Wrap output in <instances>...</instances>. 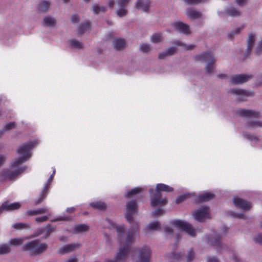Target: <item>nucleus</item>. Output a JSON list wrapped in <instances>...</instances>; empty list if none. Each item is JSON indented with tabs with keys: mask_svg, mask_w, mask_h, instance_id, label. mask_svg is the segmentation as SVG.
I'll list each match as a JSON object with an SVG mask.
<instances>
[{
	"mask_svg": "<svg viewBox=\"0 0 262 262\" xmlns=\"http://www.w3.org/2000/svg\"><path fill=\"white\" fill-rule=\"evenodd\" d=\"M194 257V253L191 249L188 251L187 255V261H188V262L191 261L193 259Z\"/></svg>",
	"mask_w": 262,
	"mask_h": 262,
	"instance_id": "nucleus-48",
	"label": "nucleus"
},
{
	"mask_svg": "<svg viewBox=\"0 0 262 262\" xmlns=\"http://www.w3.org/2000/svg\"><path fill=\"white\" fill-rule=\"evenodd\" d=\"M150 7L149 0H138L136 4V8L143 11L146 12Z\"/></svg>",
	"mask_w": 262,
	"mask_h": 262,
	"instance_id": "nucleus-19",
	"label": "nucleus"
},
{
	"mask_svg": "<svg viewBox=\"0 0 262 262\" xmlns=\"http://www.w3.org/2000/svg\"><path fill=\"white\" fill-rule=\"evenodd\" d=\"M47 248L45 243H40L36 240L32 241L25 244L23 249L24 250L30 251L35 254H39L45 251Z\"/></svg>",
	"mask_w": 262,
	"mask_h": 262,
	"instance_id": "nucleus-4",
	"label": "nucleus"
},
{
	"mask_svg": "<svg viewBox=\"0 0 262 262\" xmlns=\"http://www.w3.org/2000/svg\"><path fill=\"white\" fill-rule=\"evenodd\" d=\"M163 37L161 33H156L150 37V40L153 43H159L162 41Z\"/></svg>",
	"mask_w": 262,
	"mask_h": 262,
	"instance_id": "nucleus-32",
	"label": "nucleus"
},
{
	"mask_svg": "<svg viewBox=\"0 0 262 262\" xmlns=\"http://www.w3.org/2000/svg\"><path fill=\"white\" fill-rule=\"evenodd\" d=\"M252 78L249 75L241 74L234 76L231 79V82L235 84L243 83Z\"/></svg>",
	"mask_w": 262,
	"mask_h": 262,
	"instance_id": "nucleus-16",
	"label": "nucleus"
},
{
	"mask_svg": "<svg viewBox=\"0 0 262 262\" xmlns=\"http://www.w3.org/2000/svg\"><path fill=\"white\" fill-rule=\"evenodd\" d=\"M234 217L242 219H246L245 215L243 213H235Z\"/></svg>",
	"mask_w": 262,
	"mask_h": 262,
	"instance_id": "nucleus-59",
	"label": "nucleus"
},
{
	"mask_svg": "<svg viewBox=\"0 0 262 262\" xmlns=\"http://www.w3.org/2000/svg\"><path fill=\"white\" fill-rule=\"evenodd\" d=\"M89 230V227L86 224H79L76 225L74 228L75 233H81Z\"/></svg>",
	"mask_w": 262,
	"mask_h": 262,
	"instance_id": "nucleus-27",
	"label": "nucleus"
},
{
	"mask_svg": "<svg viewBox=\"0 0 262 262\" xmlns=\"http://www.w3.org/2000/svg\"><path fill=\"white\" fill-rule=\"evenodd\" d=\"M129 1V0H118L117 4L118 6H121V5L125 6Z\"/></svg>",
	"mask_w": 262,
	"mask_h": 262,
	"instance_id": "nucleus-56",
	"label": "nucleus"
},
{
	"mask_svg": "<svg viewBox=\"0 0 262 262\" xmlns=\"http://www.w3.org/2000/svg\"><path fill=\"white\" fill-rule=\"evenodd\" d=\"M244 136L247 139L251 140V141H257V138L253 135H249V134H244Z\"/></svg>",
	"mask_w": 262,
	"mask_h": 262,
	"instance_id": "nucleus-55",
	"label": "nucleus"
},
{
	"mask_svg": "<svg viewBox=\"0 0 262 262\" xmlns=\"http://www.w3.org/2000/svg\"><path fill=\"white\" fill-rule=\"evenodd\" d=\"M220 16H238L241 15V12L236 8L230 6L222 11L218 12Z\"/></svg>",
	"mask_w": 262,
	"mask_h": 262,
	"instance_id": "nucleus-13",
	"label": "nucleus"
},
{
	"mask_svg": "<svg viewBox=\"0 0 262 262\" xmlns=\"http://www.w3.org/2000/svg\"><path fill=\"white\" fill-rule=\"evenodd\" d=\"M230 93L235 95L238 97V99L242 101L245 100L247 98L252 97L254 93L252 91H249L239 89H233L230 90Z\"/></svg>",
	"mask_w": 262,
	"mask_h": 262,
	"instance_id": "nucleus-10",
	"label": "nucleus"
},
{
	"mask_svg": "<svg viewBox=\"0 0 262 262\" xmlns=\"http://www.w3.org/2000/svg\"><path fill=\"white\" fill-rule=\"evenodd\" d=\"M10 250L9 245L7 244H2L0 245V254L9 253L10 252Z\"/></svg>",
	"mask_w": 262,
	"mask_h": 262,
	"instance_id": "nucleus-41",
	"label": "nucleus"
},
{
	"mask_svg": "<svg viewBox=\"0 0 262 262\" xmlns=\"http://www.w3.org/2000/svg\"><path fill=\"white\" fill-rule=\"evenodd\" d=\"M6 157L3 155H0V167H1L5 162Z\"/></svg>",
	"mask_w": 262,
	"mask_h": 262,
	"instance_id": "nucleus-61",
	"label": "nucleus"
},
{
	"mask_svg": "<svg viewBox=\"0 0 262 262\" xmlns=\"http://www.w3.org/2000/svg\"><path fill=\"white\" fill-rule=\"evenodd\" d=\"M26 239L24 237L11 238L9 241V244L10 245L17 246L21 245Z\"/></svg>",
	"mask_w": 262,
	"mask_h": 262,
	"instance_id": "nucleus-30",
	"label": "nucleus"
},
{
	"mask_svg": "<svg viewBox=\"0 0 262 262\" xmlns=\"http://www.w3.org/2000/svg\"><path fill=\"white\" fill-rule=\"evenodd\" d=\"M174 45L178 46H182L184 50H191L194 48V46L193 45H186L180 41H176L174 42Z\"/></svg>",
	"mask_w": 262,
	"mask_h": 262,
	"instance_id": "nucleus-39",
	"label": "nucleus"
},
{
	"mask_svg": "<svg viewBox=\"0 0 262 262\" xmlns=\"http://www.w3.org/2000/svg\"><path fill=\"white\" fill-rule=\"evenodd\" d=\"M160 226L158 222H154L149 223L145 228L146 230H158Z\"/></svg>",
	"mask_w": 262,
	"mask_h": 262,
	"instance_id": "nucleus-33",
	"label": "nucleus"
},
{
	"mask_svg": "<svg viewBox=\"0 0 262 262\" xmlns=\"http://www.w3.org/2000/svg\"><path fill=\"white\" fill-rule=\"evenodd\" d=\"M55 231V228L52 226H48V230H47V233H48V236H49L50 233L54 232Z\"/></svg>",
	"mask_w": 262,
	"mask_h": 262,
	"instance_id": "nucleus-58",
	"label": "nucleus"
},
{
	"mask_svg": "<svg viewBox=\"0 0 262 262\" xmlns=\"http://www.w3.org/2000/svg\"><path fill=\"white\" fill-rule=\"evenodd\" d=\"M243 28L244 27L243 26L238 27L231 31L229 32L227 34L228 38L231 40L233 39L235 36L241 33Z\"/></svg>",
	"mask_w": 262,
	"mask_h": 262,
	"instance_id": "nucleus-29",
	"label": "nucleus"
},
{
	"mask_svg": "<svg viewBox=\"0 0 262 262\" xmlns=\"http://www.w3.org/2000/svg\"><path fill=\"white\" fill-rule=\"evenodd\" d=\"M105 226L110 229L116 230L118 233V241L121 245L118 252L116 253L115 257L107 259L106 262H118V260L124 258L129 251V245L134 239V234L137 230L138 225L135 224L131 227V230L127 233H125L124 225H116L113 221L107 220L105 222Z\"/></svg>",
	"mask_w": 262,
	"mask_h": 262,
	"instance_id": "nucleus-1",
	"label": "nucleus"
},
{
	"mask_svg": "<svg viewBox=\"0 0 262 262\" xmlns=\"http://www.w3.org/2000/svg\"><path fill=\"white\" fill-rule=\"evenodd\" d=\"M164 211L161 208H158L152 212V216H158L163 214Z\"/></svg>",
	"mask_w": 262,
	"mask_h": 262,
	"instance_id": "nucleus-51",
	"label": "nucleus"
},
{
	"mask_svg": "<svg viewBox=\"0 0 262 262\" xmlns=\"http://www.w3.org/2000/svg\"><path fill=\"white\" fill-rule=\"evenodd\" d=\"M69 44L71 48L75 49H81L83 47L82 43L75 39L71 40Z\"/></svg>",
	"mask_w": 262,
	"mask_h": 262,
	"instance_id": "nucleus-36",
	"label": "nucleus"
},
{
	"mask_svg": "<svg viewBox=\"0 0 262 262\" xmlns=\"http://www.w3.org/2000/svg\"><path fill=\"white\" fill-rule=\"evenodd\" d=\"M171 225L173 227L181 230L185 231L188 235L193 236L196 234V231L192 226L186 221L182 220H174L172 221Z\"/></svg>",
	"mask_w": 262,
	"mask_h": 262,
	"instance_id": "nucleus-5",
	"label": "nucleus"
},
{
	"mask_svg": "<svg viewBox=\"0 0 262 262\" xmlns=\"http://www.w3.org/2000/svg\"><path fill=\"white\" fill-rule=\"evenodd\" d=\"M56 23V19L50 16H45L43 19V25L47 27H53Z\"/></svg>",
	"mask_w": 262,
	"mask_h": 262,
	"instance_id": "nucleus-24",
	"label": "nucleus"
},
{
	"mask_svg": "<svg viewBox=\"0 0 262 262\" xmlns=\"http://www.w3.org/2000/svg\"><path fill=\"white\" fill-rule=\"evenodd\" d=\"M214 198L213 193L211 192H204L199 196V199L201 201H207Z\"/></svg>",
	"mask_w": 262,
	"mask_h": 262,
	"instance_id": "nucleus-31",
	"label": "nucleus"
},
{
	"mask_svg": "<svg viewBox=\"0 0 262 262\" xmlns=\"http://www.w3.org/2000/svg\"><path fill=\"white\" fill-rule=\"evenodd\" d=\"M246 2L247 0H235L236 3L239 6L244 5Z\"/></svg>",
	"mask_w": 262,
	"mask_h": 262,
	"instance_id": "nucleus-62",
	"label": "nucleus"
},
{
	"mask_svg": "<svg viewBox=\"0 0 262 262\" xmlns=\"http://www.w3.org/2000/svg\"><path fill=\"white\" fill-rule=\"evenodd\" d=\"M15 125L13 122H9L6 124L4 127V129L5 130H9L14 128Z\"/></svg>",
	"mask_w": 262,
	"mask_h": 262,
	"instance_id": "nucleus-54",
	"label": "nucleus"
},
{
	"mask_svg": "<svg viewBox=\"0 0 262 262\" xmlns=\"http://www.w3.org/2000/svg\"><path fill=\"white\" fill-rule=\"evenodd\" d=\"M254 52L256 54L262 53V39H260L256 43L254 48Z\"/></svg>",
	"mask_w": 262,
	"mask_h": 262,
	"instance_id": "nucleus-42",
	"label": "nucleus"
},
{
	"mask_svg": "<svg viewBox=\"0 0 262 262\" xmlns=\"http://www.w3.org/2000/svg\"><path fill=\"white\" fill-rule=\"evenodd\" d=\"M164 232L166 236L171 235L172 233V230L171 227L166 226L164 228Z\"/></svg>",
	"mask_w": 262,
	"mask_h": 262,
	"instance_id": "nucleus-53",
	"label": "nucleus"
},
{
	"mask_svg": "<svg viewBox=\"0 0 262 262\" xmlns=\"http://www.w3.org/2000/svg\"><path fill=\"white\" fill-rule=\"evenodd\" d=\"M149 192L151 194V205L152 207H156L158 206H165L167 203V199L163 197L161 193H156L154 192L153 189H150L149 190Z\"/></svg>",
	"mask_w": 262,
	"mask_h": 262,
	"instance_id": "nucleus-6",
	"label": "nucleus"
},
{
	"mask_svg": "<svg viewBox=\"0 0 262 262\" xmlns=\"http://www.w3.org/2000/svg\"><path fill=\"white\" fill-rule=\"evenodd\" d=\"M176 52V49L174 47L169 48L167 50L161 52L159 55V58L160 59L164 58L167 56L173 55Z\"/></svg>",
	"mask_w": 262,
	"mask_h": 262,
	"instance_id": "nucleus-25",
	"label": "nucleus"
},
{
	"mask_svg": "<svg viewBox=\"0 0 262 262\" xmlns=\"http://www.w3.org/2000/svg\"><path fill=\"white\" fill-rule=\"evenodd\" d=\"M140 50L144 52H147L150 50V46L147 43H143L140 46Z\"/></svg>",
	"mask_w": 262,
	"mask_h": 262,
	"instance_id": "nucleus-47",
	"label": "nucleus"
},
{
	"mask_svg": "<svg viewBox=\"0 0 262 262\" xmlns=\"http://www.w3.org/2000/svg\"><path fill=\"white\" fill-rule=\"evenodd\" d=\"M113 45L116 50H119L124 48L125 45V42L123 39L116 38L114 40Z\"/></svg>",
	"mask_w": 262,
	"mask_h": 262,
	"instance_id": "nucleus-26",
	"label": "nucleus"
},
{
	"mask_svg": "<svg viewBox=\"0 0 262 262\" xmlns=\"http://www.w3.org/2000/svg\"><path fill=\"white\" fill-rule=\"evenodd\" d=\"M93 11L96 14H99L101 12H104L106 11V7L103 6L95 5L93 7Z\"/></svg>",
	"mask_w": 262,
	"mask_h": 262,
	"instance_id": "nucleus-35",
	"label": "nucleus"
},
{
	"mask_svg": "<svg viewBox=\"0 0 262 262\" xmlns=\"http://www.w3.org/2000/svg\"><path fill=\"white\" fill-rule=\"evenodd\" d=\"M239 115L250 117H256L258 116V113L254 111L247 110H241L238 111Z\"/></svg>",
	"mask_w": 262,
	"mask_h": 262,
	"instance_id": "nucleus-23",
	"label": "nucleus"
},
{
	"mask_svg": "<svg viewBox=\"0 0 262 262\" xmlns=\"http://www.w3.org/2000/svg\"><path fill=\"white\" fill-rule=\"evenodd\" d=\"M50 7V4L48 2H41L38 6V10L40 12H46L49 10Z\"/></svg>",
	"mask_w": 262,
	"mask_h": 262,
	"instance_id": "nucleus-28",
	"label": "nucleus"
},
{
	"mask_svg": "<svg viewBox=\"0 0 262 262\" xmlns=\"http://www.w3.org/2000/svg\"><path fill=\"white\" fill-rule=\"evenodd\" d=\"M254 241L255 243L262 244V234H258L254 237Z\"/></svg>",
	"mask_w": 262,
	"mask_h": 262,
	"instance_id": "nucleus-50",
	"label": "nucleus"
},
{
	"mask_svg": "<svg viewBox=\"0 0 262 262\" xmlns=\"http://www.w3.org/2000/svg\"><path fill=\"white\" fill-rule=\"evenodd\" d=\"M21 206V204L19 203H8L5 202L2 204L0 207V213H1L4 210L12 211L15 209H17Z\"/></svg>",
	"mask_w": 262,
	"mask_h": 262,
	"instance_id": "nucleus-18",
	"label": "nucleus"
},
{
	"mask_svg": "<svg viewBox=\"0 0 262 262\" xmlns=\"http://www.w3.org/2000/svg\"><path fill=\"white\" fill-rule=\"evenodd\" d=\"M207 262H219L217 258L215 257H209L207 259Z\"/></svg>",
	"mask_w": 262,
	"mask_h": 262,
	"instance_id": "nucleus-63",
	"label": "nucleus"
},
{
	"mask_svg": "<svg viewBox=\"0 0 262 262\" xmlns=\"http://www.w3.org/2000/svg\"><path fill=\"white\" fill-rule=\"evenodd\" d=\"M90 205L94 208L102 210L105 208L106 205L103 202L97 201L91 203Z\"/></svg>",
	"mask_w": 262,
	"mask_h": 262,
	"instance_id": "nucleus-34",
	"label": "nucleus"
},
{
	"mask_svg": "<svg viewBox=\"0 0 262 262\" xmlns=\"http://www.w3.org/2000/svg\"><path fill=\"white\" fill-rule=\"evenodd\" d=\"M172 26L177 31L184 33L188 34L190 33V29L189 26L181 21H177L172 24Z\"/></svg>",
	"mask_w": 262,
	"mask_h": 262,
	"instance_id": "nucleus-17",
	"label": "nucleus"
},
{
	"mask_svg": "<svg viewBox=\"0 0 262 262\" xmlns=\"http://www.w3.org/2000/svg\"><path fill=\"white\" fill-rule=\"evenodd\" d=\"M150 250L147 247H144L139 251L138 259L137 262H149Z\"/></svg>",
	"mask_w": 262,
	"mask_h": 262,
	"instance_id": "nucleus-11",
	"label": "nucleus"
},
{
	"mask_svg": "<svg viewBox=\"0 0 262 262\" xmlns=\"http://www.w3.org/2000/svg\"><path fill=\"white\" fill-rule=\"evenodd\" d=\"M69 217L65 216H59L56 218L55 219L52 220V222H56L59 221H68L69 220Z\"/></svg>",
	"mask_w": 262,
	"mask_h": 262,
	"instance_id": "nucleus-57",
	"label": "nucleus"
},
{
	"mask_svg": "<svg viewBox=\"0 0 262 262\" xmlns=\"http://www.w3.org/2000/svg\"><path fill=\"white\" fill-rule=\"evenodd\" d=\"M208 242L211 245L218 244L219 242L217 239H208Z\"/></svg>",
	"mask_w": 262,
	"mask_h": 262,
	"instance_id": "nucleus-64",
	"label": "nucleus"
},
{
	"mask_svg": "<svg viewBox=\"0 0 262 262\" xmlns=\"http://www.w3.org/2000/svg\"><path fill=\"white\" fill-rule=\"evenodd\" d=\"M90 29V24L88 23H86L83 25L79 29L78 31L80 33H82L83 31L85 30H88Z\"/></svg>",
	"mask_w": 262,
	"mask_h": 262,
	"instance_id": "nucleus-52",
	"label": "nucleus"
},
{
	"mask_svg": "<svg viewBox=\"0 0 262 262\" xmlns=\"http://www.w3.org/2000/svg\"><path fill=\"white\" fill-rule=\"evenodd\" d=\"M193 218L199 222H202L210 217L209 209L207 207H202L195 210L193 213Z\"/></svg>",
	"mask_w": 262,
	"mask_h": 262,
	"instance_id": "nucleus-8",
	"label": "nucleus"
},
{
	"mask_svg": "<svg viewBox=\"0 0 262 262\" xmlns=\"http://www.w3.org/2000/svg\"><path fill=\"white\" fill-rule=\"evenodd\" d=\"M55 169L54 168L53 173L49 177L47 183L45 184V185L43 188L42 193L40 195V197L39 198V199L37 201H36V204L40 203L42 201V200L46 198L47 194V190L49 188V185L51 184V183L53 179V177L55 174Z\"/></svg>",
	"mask_w": 262,
	"mask_h": 262,
	"instance_id": "nucleus-14",
	"label": "nucleus"
},
{
	"mask_svg": "<svg viewBox=\"0 0 262 262\" xmlns=\"http://www.w3.org/2000/svg\"><path fill=\"white\" fill-rule=\"evenodd\" d=\"M188 196V194H182L177 198L176 200V202L177 204H180L183 202L187 197Z\"/></svg>",
	"mask_w": 262,
	"mask_h": 262,
	"instance_id": "nucleus-45",
	"label": "nucleus"
},
{
	"mask_svg": "<svg viewBox=\"0 0 262 262\" xmlns=\"http://www.w3.org/2000/svg\"><path fill=\"white\" fill-rule=\"evenodd\" d=\"M55 169L54 168L53 173L49 177L47 183L45 184V185L43 188L42 193L40 195V197L39 198V199L37 201H36V204L40 203L42 201V200L46 198L47 194V190L49 188V185L51 184V183L53 179V177L55 174Z\"/></svg>",
	"mask_w": 262,
	"mask_h": 262,
	"instance_id": "nucleus-15",
	"label": "nucleus"
},
{
	"mask_svg": "<svg viewBox=\"0 0 262 262\" xmlns=\"http://www.w3.org/2000/svg\"><path fill=\"white\" fill-rule=\"evenodd\" d=\"M50 215H44L40 217H37L35 219V221L37 222H43L48 220V218L49 217Z\"/></svg>",
	"mask_w": 262,
	"mask_h": 262,
	"instance_id": "nucleus-49",
	"label": "nucleus"
},
{
	"mask_svg": "<svg viewBox=\"0 0 262 262\" xmlns=\"http://www.w3.org/2000/svg\"><path fill=\"white\" fill-rule=\"evenodd\" d=\"M186 15L190 18L195 19L201 16V14L194 9H188L186 11Z\"/></svg>",
	"mask_w": 262,
	"mask_h": 262,
	"instance_id": "nucleus-22",
	"label": "nucleus"
},
{
	"mask_svg": "<svg viewBox=\"0 0 262 262\" xmlns=\"http://www.w3.org/2000/svg\"><path fill=\"white\" fill-rule=\"evenodd\" d=\"M234 205L238 208L243 210H249L251 207V204L248 201L239 198H234L233 199Z\"/></svg>",
	"mask_w": 262,
	"mask_h": 262,
	"instance_id": "nucleus-12",
	"label": "nucleus"
},
{
	"mask_svg": "<svg viewBox=\"0 0 262 262\" xmlns=\"http://www.w3.org/2000/svg\"><path fill=\"white\" fill-rule=\"evenodd\" d=\"M248 126L249 127L256 128L257 127H262V121L259 120L249 121Z\"/></svg>",
	"mask_w": 262,
	"mask_h": 262,
	"instance_id": "nucleus-40",
	"label": "nucleus"
},
{
	"mask_svg": "<svg viewBox=\"0 0 262 262\" xmlns=\"http://www.w3.org/2000/svg\"><path fill=\"white\" fill-rule=\"evenodd\" d=\"M48 209L46 208L38 209L32 211L31 215H35L37 214H42L47 212Z\"/></svg>",
	"mask_w": 262,
	"mask_h": 262,
	"instance_id": "nucleus-46",
	"label": "nucleus"
},
{
	"mask_svg": "<svg viewBox=\"0 0 262 262\" xmlns=\"http://www.w3.org/2000/svg\"><path fill=\"white\" fill-rule=\"evenodd\" d=\"M118 8L116 10V13L119 17H123L127 14V10L125 9V6H118Z\"/></svg>",
	"mask_w": 262,
	"mask_h": 262,
	"instance_id": "nucleus-37",
	"label": "nucleus"
},
{
	"mask_svg": "<svg viewBox=\"0 0 262 262\" xmlns=\"http://www.w3.org/2000/svg\"><path fill=\"white\" fill-rule=\"evenodd\" d=\"M173 191V188L168 185L164 184H158L156 186L155 192L161 193L162 191L171 192Z\"/></svg>",
	"mask_w": 262,
	"mask_h": 262,
	"instance_id": "nucleus-21",
	"label": "nucleus"
},
{
	"mask_svg": "<svg viewBox=\"0 0 262 262\" xmlns=\"http://www.w3.org/2000/svg\"><path fill=\"white\" fill-rule=\"evenodd\" d=\"M256 38L257 35L256 33L251 32L248 34L247 39V48L248 50L251 51L253 49Z\"/></svg>",
	"mask_w": 262,
	"mask_h": 262,
	"instance_id": "nucleus-20",
	"label": "nucleus"
},
{
	"mask_svg": "<svg viewBox=\"0 0 262 262\" xmlns=\"http://www.w3.org/2000/svg\"><path fill=\"white\" fill-rule=\"evenodd\" d=\"M137 210V206L135 201H131L126 203L125 217L130 224L133 222V215L136 213Z\"/></svg>",
	"mask_w": 262,
	"mask_h": 262,
	"instance_id": "nucleus-7",
	"label": "nucleus"
},
{
	"mask_svg": "<svg viewBox=\"0 0 262 262\" xmlns=\"http://www.w3.org/2000/svg\"><path fill=\"white\" fill-rule=\"evenodd\" d=\"M71 20L73 23L75 24L79 21V17L77 15H74L72 16Z\"/></svg>",
	"mask_w": 262,
	"mask_h": 262,
	"instance_id": "nucleus-60",
	"label": "nucleus"
},
{
	"mask_svg": "<svg viewBox=\"0 0 262 262\" xmlns=\"http://www.w3.org/2000/svg\"><path fill=\"white\" fill-rule=\"evenodd\" d=\"M37 144V141L34 140L29 141L18 147L17 150L18 157L13 160L10 170L6 173L5 175L7 178L11 180L25 170L26 167L20 166V165L31 158L30 151Z\"/></svg>",
	"mask_w": 262,
	"mask_h": 262,
	"instance_id": "nucleus-2",
	"label": "nucleus"
},
{
	"mask_svg": "<svg viewBox=\"0 0 262 262\" xmlns=\"http://www.w3.org/2000/svg\"><path fill=\"white\" fill-rule=\"evenodd\" d=\"M142 190L143 189L141 188L136 187L127 192L125 195L127 197H133L135 194L142 192Z\"/></svg>",
	"mask_w": 262,
	"mask_h": 262,
	"instance_id": "nucleus-38",
	"label": "nucleus"
},
{
	"mask_svg": "<svg viewBox=\"0 0 262 262\" xmlns=\"http://www.w3.org/2000/svg\"><path fill=\"white\" fill-rule=\"evenodd\" d=\"M194 58L199 61H206L207 63L205 67L206 72L211 74L213 72L214 69V62L216 60L210 52H204L195 56Z\"/></svg>",
	"mask_w": 262,
	"mask_h": 262,
	"instance_id": "nucleus-3",
	"label": "nucleus"
},
{
	"mask_svg": "<svg viewBox=\"0 0 262 262\" xmlns=\"http://www.w3.org/2000/svg\"><path fill=\"white\" fill-rule=\"evenodd\" d=\"M208 0H185V3L189 5L198 4L202 3H205Z\"/></svg>",
	"mask_w": 262,
	"mask_h": 262,
	"instance_id": "nucleus-44",
	"label": "nucleus"
},
{
	"mask_svg": "<svg viewBox=\"0 0 262 262\" xmlns=\"http://www.w3.org/2000/svg\"><path fill=\"white\" fill-rule=\"evenodd\" d=\"M12 227L16 229H23L28 228L29 225L25 223H17L14 224Z\"/></svg>",
	"mask_w": 262,
	"mask_h": 262,
	"instance_id": "nucleus-43",
	"label": "nucleus"
},
{
	"mask_svg": "<svg viewBox=\"0 0 262 262\" xmlns=\"http://www.w3.org/2000/svg\"><path fill=\"white\" fill-rule=\"evenodd\" d=\"M81 246V244L79 242L67 244L59 248L57 252L60 255H64L79 249Z\"/></svg>",
	"mask_w": 262,
	"mask_h": 262,
	"instance_id": "nucleus-9",
	"label": "nucleus"
}]
</instances>
